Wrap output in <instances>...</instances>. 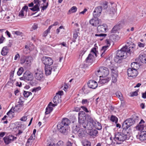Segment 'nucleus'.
<instances>
[{
	"label": "nucleus",
	"instance_id": "obj_49",
	"mask_svg": "<svg viewBox=\"0 0 146 146\" xmlns=\"http://www.w3.org/2000/svg\"><path fill=\"white\" fill-rule=\"evenodd\" d=\"M139 91L138 90L135 91V92H133L131 94V96L132 97L137 96L138 95V92Z\"/></svg>",
	"mask_w": 146,
	"mask_h": 146
},
{
	"label": "nucleus",
	"instance_id": "obj_64",
	"mask_svg": "<svg viewBox=\"0 0 146 146\" xmlns=\"http://www.w3.org/2000/svg\"><path fill=\"white\" fill-rule=\"evenodd\" d=\"M23 99V98L22 97H21L19 99V101L18 102H20V103L23 104L24 102L22 101Z\"/></svg>",
	"mask_w": 146,
	"mask_h": 146
},
{
	"label": "nucleus",
	"instance_id": "obj_37",
	"mask_svg": "<svg viewBox=\"0 0 146 146\" xmlns=\"http://www.w3.org/2000/svg\"><path fill=\"white\" fill-rule=\"evenodd\" d=\"M110 120L112 122H115V123H117L118 120L115 116L112 115L111 117Z\"/></svg>",
	"mask_w": 146,
	"mask_h": 146
},
{
	"label": "nucleus",
	"instance_id": "obj_8",
	"mask_svg": "<svg viewBox=\"0 0 146 146\" xmlns=\"http://www.w3.org/2000/svg\"><path fill=\"white\" fill-rule=\"evenodd\" d=\"M57 128L61 133L65 134H67L69 128V126L62 125L59 123L57 125Z\"/></svg>",
	"mask_w": 146,
	"mask_h": 146
},
{
	"label": "nucleus",
	"instance_id": "obj_43",
	"mask_svg": "<svg viewBox=\"0 0 146 146\" xmlns=\"http://www.w3.org/2000/svg\"><path fill=\"white\" fill-rule=\"evenodd\" d=\"M116 96L118 97L121 100H122L123 99L122 97V95L121 92H117L116 93Z\"/></svg>",
	"mask_w": 146,
	"mask_h": 146
},
{
	"label": "nucleus",
	"instance_id": "obj_7",
	"mask_svg": "<svg viewBox=\"0 0 146 146\" xmlns=\"http://www.w3.org/2000/svg\"><path fill=\"white\" fill-rule=\"evenodd\" d=\"M34 76L36 79L40 81H43L44 80V78L42 71L39 69H37L35 71Z\"/></svg>",
	"mask_w": 146,
	"mask_h": 146
},
{
	"label": "nucleus",
	"instance_id": "obj_55",
	"mask_svg": "<svg viewBox=\"0 0 146 146\" xmlns=\"http://www.w3.org/2000/svg\"><path fill=\"white\" fill-rule=\"evenodd\" d=\"M41 88L40 87H37L36 88H33L32 90V92H36V91H38V90H40Z\"/></svg>",
	"mask_w": 146,
	"mask_h": 146
},
{
	"label": "nucleus",
	"instance_id": "obj_60",
	"mask_svg": "<svg viewBox=\"0 0 146 146\" xmlns=\"http://www.w3.org/2000/svg\"><path fill=\"white\" fill-rule=\"evenodd\" d=\"M27 119V116H24L21 118L20 120L22 121H25Z\"/></svg>",
	"mask_w": 146,
	"mask_h": 146
},
{
	"label": "nucleus",
	"instance_id": "obj_41",
	"mask_svg": "<svg viewBox=\"0 0 146 146\" xmlns=\"http://www.w3.org/2000/svg\"><path fill=\"white\" fill-rule=\"evenodd\" d=\"M32 94V93L31 92H27L25 91H24L23 93V95L24 97L25 98H27L29 96L31 95Z\"/></svg>",
	"mask_w": 146,
	"mask_h": 146
},
{
	"label": "nucleus",
	"instance_id": "obj_56",
	"mask_svg": "<svg viewBox=\"0 0 146 146\" xmlns=\"http://www.w3.org/2000/svg\"><path fill=\"white\" fill-rule=\"evenodd\" d=\"M63 142L61 141H59L57 143V146H63Z\"/></svg>",
	"mask_w": 146,
	"mask_h": 146
},
{
	"label": "nucleus",
	"instance_id": "obj_20",
	"mask_svg": "<svg viewBox=\"0 0 146 146\" xmlns=\"http://www.w3.org/2000/svg\"><path fill=\"white\" fill-rule=\"evenodd\" d=\"M110 68L111 70L112 75L115 76H118L117 68L116 67H114L113 64H111L110 66Z\"/></svg>",
	"mask_w": 146,
	"mask_h": 146
},
{
	"label": "nucleus",
	"instance_id": "obj_63",
	"mask_svg": "<svg viewBox=\"0 0 146 146\" xmlns=\"http://www.w3.org/2000/svg\"><path fill=\"white\" fill-rule=\"evenodd\" d=\"M57 104H53L51 102H50L48 105L49 106H50L51 107L52 106L53 107H55V106H56Z\"/></svg>",
	"mask_w": 146,
	"mask_h": 146
},
{
	"label": "nucleus",
	"instance_id": "obj_54",
	"mask_svg": "<svg viewBox=\"0 0 146 146\" xmlns=\"http://www.w3.org/2000/svg\"><path fill=\"white\" fill-rule=\"evenodd\" d=\"M107 35L106 34H96L95 35V36H99V37H101L103 36L104 37H105Z\"/></svg>",
	"mask_w": 146,
	"mask_h": 146
},
{
	"label": "nucleus",
	"instance_id": "obj_33",
	"mask_svg": "<svg viewBox=\"0 0 146 146\" xmlns=\"http://www.w3.org/2000/svg\"><path fill=\"white\" fill-rule=\"evenodd\" d=\"M40 6L35 5L31 8H30L29 9L33 11H36L37 12L40 11Z\"/></svg>",
	"mask_w": 146,
	"mask_h": 146
},
{
	"label": "nucleus",
	"instance_id": "obj_34",
	"mask_svg": "<svg viewBox=\"0 0 146 146\" xmlns=\"http://www.w3.org/2000/svg\"><path fill=\"white\" fill-rule=\"evenodd\" d=\"M119 29V25H115L112 29L111 33H115Z\"/></svg>",
	"mask_w": 146,
	"mask_h": 146
},
{
	"label": "nucleus",
	"instance_id": "obj_14",
	"mask_svg": "<svg viewBox=\"0 0 146 146\" xmlns=\"http://www.w3.org/2000/svg\"><path fill=\"white\" fill-rule=\"evenodd\" d=\"M127 75L129 77H133L136 76L138 74L137 70L129 68L127 70Z\"/></svg>",
	"mask_w": 146,
	"mask_h": 146
},
{
	"label": "nucleus",
	"instance_id": "obj_57",
	"mask_svg": "<svg viewBox=\"0 0 146 146\" xmlns=\"http://www.w3.org/2000/svg\"><path fill=\"white\" fill-rule=\"evenodd\" d=\"M5 39V38L3 37V35H2L0 37V44H1L3 42Z\"/></svg>",
	"mask_w": 146,
	"mask_h": 146
},
{
	"label": "nucleus",
	"instance_id": "obj_45",
	"mask_svg": "<svg viewBox=\"0 0 146 146\" xmlns=\"http://www.w3.org/2000/svg\"><path fill=\"white\" fill-rule=\"evenodd\" d=\"M108 3L106 2H104L102 4V6H101L102 7V9L103 8L104 9H106L108 7Z\"/></svg>",
	"mask_w": 146,
	"mask_h": 146
},
{
	"label": "nucleus",
	"instance_id": "obj_39",
	"mask_svg": "<svg viewBox=\"0 0 146 146\" xmlns=\"http://www.w3.org/2000/svg\"><path fill=\"white\" fill-rule=\"evenodd\" d=\"M108 46H105L102 47V48L101 49V51L102 52V54H101V56H103V54L107 50Z\"/></svg>",
	"mask_w": 146,
	"mask_h": 146
},
{
	"label": "nucleus",
	"instance_id": "obj_2",
	"mask_svg": "<svg viewBox=\"0 0 146 146\" xmlns=\"http://www.w3.org/2000/svg\"><path fill=\"white\" fill-rule=\"evenodd\" d=\"M127 53L126 50V48L123 46L120 50L117 51L116 56L114 59L115 61L126 58L127 56Z\"/></svg>",
	"mask_w": 146,
	"mask_h": 146
},
{
	"label": "nucleus",
	"instance_id": "obj_9",
	"mask_svg": "<svg viewBox=\"0 0 146 146\" xmlns=\"http://www.w3.org/2000/svg\"><path fill=\"white\" fill-rule=\"evenodd\" d=\"M42 62L45 66H50L53 63V60L50 57L48 56H44L42 59Z\"/></svg>",
	"mask_w": 146,
	"mask_h": 146
},
{
	"label": "nucleus",
	"instance_id": "obj_44",
	"mask_svg": "<svg viewBox=\"0 0 146 146\" xmlns=\"http://www.w3.org/2000/svg\"><path fill=\"white\" fill-rule=\"evenodd\" d=\"M48 5V0L46 3V5L41 7L42 8V9L41 10V12H43L44 11V10L46 9L47 8Z\"/></svg>",
	"mask_w": 146,
	"mask_h": 146
},
{
	"label": "nucleus",
	"instance_id": "obj_32",
	"mask_svg": "<svg viewBox=\"0 0 146 146\" xmlns=\"http://www.w3.org/2000/svg\"><path fill=\"white\" fill-rule=\"evenodd\" d=\"M110 80V78L106 77L103 79H100V82L101 84H104L109 82Z\"/></svg>",
	"mask_w": 146,
	"mask_h": 146
},
{
	"label": "nucleus",
	"instance_id": "obj_47",
	"mask_svg": "<svg viewBox=\"0 0 146 146\" xmlns=\"http://www.w3.org/2000/svg\"><path fill=\"white\" fill-rule=\"evenodd\" d=\"M117 76H115L112 75V82L115 83L117 81Z\"/></svg>",
	"mask_w": 146,
	"mask_h": 146
},
{
	"label": "nucleus",
	"instance_id": "obj_35",
	"mask_svg": "<svg viewBox=\"0 0 146 146\" xmlns=\"http://www.w3.org/2000/svg\"><path fill=\"white\" fill-rule=\"evenodd\" d=\"M53 108L52 107L48 105L46 109L45 114H48L50 113L53 110Z\"/></svg>",
	"mask_w": 146,
	"mask_h": 146
},
{
	"label": "nucleus",
	"instance_id": "obj_12",
	"mask_svg": "<svg viewBox=\"0 0 146 146\" xmlns=\"http://www.w3.org/2000/svg\"><path fill=\"white\" fill-rule=\"evenodd\" d=\"M16 139V137L11 135H9L3 138V140L5 144L8 145Z\"/></svg>",
	"mask_w": 146,
	"mask_h": 146
},
{
	"label": "nucleus",
	"instance_id": "obj_52",
	"mask_svg": "<svg viewBox=\"0 0 146 146\" xmlns=\"http://www.w3.org/2000/svg\"><path fill=\"white\" fill-rule=\"evenodd\" d=\"M25 49L27 51V52H26V53H29L31 51L30 48V46H29L25 45Z\"/></svg>",
	"mask_w": 146,
	"mask_h": 146
},
{
	"label": "nucleus",
	"instance_id": "obj_42",
	"mask_svg": "<svg viewBox=\"0 0 146 146\" xmlns=\"http://www.w3.org/2000/svg\"><path fill=\"white\" fill-rule=\"evenodd\" d=\"M24 71V69L22 67L20 68L17 72V74L18 76L21 75Z\"/></svg>",
	"mask_w": 146,
	"mask_h": 146
},
{
	"label": "nucleus",
	"instance_id": "obj_23",
	"mask_svg": "<svg viewBox=\"0 0 146 146\" xmlns=\"http://www.w3.org/2000/svg\"><path fill=\"white\" fill-rule=\"evenodd\" d=\"M109 15L112 17L115 18L116 17V12L115 9L113 7L110 8V11L109 13Z\"/></svg>",
	"mask_w": 146,
	"mask_h": 146
},
{
	"label": "nucleus",
	"instance_id": "obj_26",
	"mask_svg": "<svg viewBox=\"0 0 146 146\" xmlns=\"http://www.w3.org/2000/svg\"><path fill=\"white\" fill-rule=\"evenodd\" d=\"M90 129V131H89L88 133L89 135L92 137H94L96 136L98 133V131L95 129Z\"/></svg>",
	"mask_w": 146,
	"mask_h": 146
},
{
	"label": "nucleus",
	"instance_id": "obj_62",
	"mask_svg": "<svg viewBox=\"0 0 146 146\" xmlns=\"http://www.w3.org/2000/svg\"><path fill=\"white\" fill-rule=\"evenodd\" d=\"M5 132H0V138L3 137L5 134Z\"/></svg>",
	"mask_w": 146,
	"mask_h": 146
},
{
	"label": "nucleus",
	"instance_id": "obj_51",
	"mask_svg": "<svg viewBox=\"0 0 146 146\" xmlns=\"http://www.w3.org/2000/svg\"><path fill=\"white\" fill-rule=\"evenodd\" d=\"M22 125L21 124V125H19V126H18V129H19L18 133L17 134V135L18 136H19L22 133L23 131L20 129H19V128L21 127Z\"/></svg>",
	"mask_w": 146,
	"mask_h": 146
},
{
	"label": "nucleus",
	"instance_id": "obj_6",
	"mask_svg": "<svg viewBox=\"0 0 146 146\" xmlns=\"http://www.w3.org/2000/svg\"><path fill=\"white\" fill-rule=\"evenodd\" d=\"M123 47L126 48V51L129 54L131 52L133 53L135 49V45L132 42L127 43Z\"/></svg>",
	"mask_w": 146,
	"mask_h": 146
},
{
	"label": "nucleus",
	"instance_id": "obj_58",
	"mask_svg": "<svg viewBox=\"0 0 146 146\" xmlns=\"http://www.w3.org/2000/svg\"><path fill=\"white\" fill-rule=\"evenodd\" d=\"M81 108H82V110L84 111H85L87 113H88L89 112V111L88 110L87 108L84 106H81Z\"/></svg>",
	"mask_w": 146,
	"mask_h": 146
},
{
	"label": "nucleus",
	"instance_id": "obj_5",
	"mask_svg": "<svg viewBox=\"0 0 146 146\" xmlns=\"http://www.w3.org/2000/svg\"><path fill=\"white\" fill-rule=\"evenodd\" d=\"M23 104L18 102L16 105L15 106L13 110L12 108L7 113V115H9L10 114H12L14 112H20L23 109Z\"/></svg>",
	"mask_w": 146,
	"mask_h": 146
},
{
	"label": "nucleus",
	"instance_id": "obj_29",
	"mask_svg": "<svg viewBox=\"0 0 146 146\" xmlns=\"http://www.w3.org/2000/svg\"><path fill=\"white\" fill-rule=\"evenodd\" d=\"M91 123L92 126V124L94 125L95 128L98 130H100L102 129V126L101 124L98 122H93L92 123Z\"/></svg>",
	"mask_w": 146,
	"mask_h": 146
},
{
	"label": "nucleus",
	"instance_id": "obj_50",
	"mask_svg": "<svg viewBox=\"0 0 146 146\" xmlns=\"http://www.w3.org/2000/svg\"><path fill=\"white\" fill-rule=\"evenodd\" d=\"M33 141L31 140L30 138H29L27 142L26 145H31Z\"/></svg>",
	"mask_w": 146,
	"mask_h": 146
},
{
	"label": "nucleus",
	"instance_id": "obj_15",
	"mask_svg": "<svg viewBox=\"0 0 146 146\" xmlns=\"http://www.w3.org/2000/svg\"><path fill=\"white\" fill-rule=\"evenodd\" d=\"M102 10V7L98 6L96 7L93 13L94 17H99L100 15Z\"/></svg>",
	"mask_w": 146,
	"mask_h": 146
},
{
	"label": "nucleus",
	"instance_id": "obj_38",
	"mask_svg": "<svg viewBox=\"0 0 146 146\" xmlns=\"http://www.w3.org/2000/svg\"><path fill=\"white\" fill-rule=\"evenodd\" d=\"M77 7L75 6H73L69 10L68 14H70L69 13H73L77 11Z\"/></svg>",
	"mask_w": 146,
	"mask_h": 146
},
{
	"label": "nucleus",
	"instance_id": "obj_36",
	"mask_svg": "<svg viewBox=\"0 0 146 146\" xmlns=\"http://www.w3.org/2000/svg\"><path fill=\"white\" fill-rule=\"evenodd\" d=\"M78 34H79V33L78 32H77L76 31H75V32H74L72 40L73 42H76V39L78 36Z\"/></svg>",
	"mask_w": 146,
	"mask_h": 146
},
{
	"label": "nucleus",
	"instance_id": "obj_24",
	"mask_svg": "<svg viewBox=\"0 0 146 146\" xmlns=\"http://www.w3.org/2000/svg\"><path fill=\"white\" fill-rule=\"evenodd\" d=\"M28 9V7L27 6L25 5L23 7L19 13V16L23 17L24 16V10L27 12V11Z\"/></svg>",
	"mask_w": 146,
	"mask_h": 146
},
{
	"label": "nucleus",
	"instance_id": "obj_10",
	"mask_svg": "<svg viewBox=\"0 0 146 146\" xmlns=\"http://www.w3.org/2000/svg\"><path fill=\"white\" fill-rule=\"evenodd\" d=\"M57 69L56 66H45V70L46 75H50L52 72L56 71Z\"/></svg>",
	"mask_w": 146,
	"mask_h": 146
},
{
	"label": "nucleus",
	"instance_id": "obj_17",
	"mask_svg": "<svg viewBox=\"0 0 146 146\" xmlns=\"http://www.w3.org/2000/svg\"><path fill=\"white\" fill-rule=\"evenodd\" d=\"M25 80H31L33 79V74L30 72L27 71L24 74Z\"/></svg>",
	"mask_w": 146,
	"mask_h": 146
},
{
	"label": "nucleus",
	"instance_id": "obj_1",
	"mask_svg": "<svg viewBox=\"0 0 146 146\" xmlns=\"http://www.w3.org/2000/svg\"><path fill=\"white\" fill-rule=\"evenodd\" d=\"M78 122L81 128L77 132L79 137L82 138L85 137L87 133V130L92 129V126L91 123H89L86 121V115L83 111H80L78 114Z\"/></svg>",
	"mask_w": 146,
	"mask_h": 146
},
{
	"label": "nucleus",
	"instance_id": "obj_4",
	"mask_svg": "<svg viewBox=\"0 0 146 146\" xmlns=\"http://www.w3.org/2000/svg\"><path fill=\"white\" fill-rule=\"evenodd\" d=\"M123 131L122 132H118L115 133V137L114 139L116 141H123L127 139V134L123 133Z\"/></svg>",
	"mask_w": 146,
	"mask_h": 146
},
{
	"label": "nucleus",
	"instance_id": "obj_31",
	"mask_svg": "<svg viewBox=\"0 0 146 146\" xmlns=\"http://www.w3.org/2000/svg\"><path fill=\"white\" fill-rule=\"evenodd\" d=\"M131 68L137 70L140 66L139 64L136 62H132L131 64Z\"/></svg>",
	"mask_w": 146,
	"mask_h": 146
},
{
	"label": "nucleus",
	"instance_id": "obj_27",
	"mask_svg": "<svg viewBox=\"0 0 146 146\" xmlns=\"http://www.w3.org/2000/svg\"><path fill=\"white\" fill-rule=\"evenodd\" d=\"M139 58L142 63L146 64V55L143 53L140 54L139 56Z\"/></svg>",
	"mask_w": 146,
	"mask_h": 146
},
{
	"label": "nucleus",
	"instance_id": "obj_61",
	"mask_svg": "<svg viewBox=\"0 0 146 146\" xmlns=\"http://www.w3.org/2000/svg\"><path fill=\"white\" fill-rule=\"evenodd\" d=\"M138 45L140 47H143L145 46V44L139 42L138 43Z\"/></svg>",
	"mask_w": 146,
	"mask_h": 146
},
{
	"label": "nucleus",
	"instance_id": "obj_48",
	"mask_svg": "<svg viewBox=\"0 0 146 146\" xmlns=\"http://www.w3.org/2000/svg\"><path fill=\"white\" fill-rule=\"evenodd\" d=\"M41 1L39 0H34L33 3L34 4H35V5L40 6V3Z\"/></svg>",
	"mask_w": 146,
	"mask_h": 146
},
{
	"label": "nucleus",
	"instance_id": "obj_46",
	"mask_svg": "<svg viewBox=\"0 0 146 146\" xmlns=\"http://www.w3.org/2000/svg\"><path fill=\"white\" fill-rule=\"evenodd\" d=\"M91 52L94 54L96 57H97L96 48V47L93 48L91 49Z\"/></svg>",
	"mask_w": 146,
	"mask_h": 146
},
{
	"label": "nucleus",
	"instance_id": "obj_53",
	"mask_svg": "<svg viewBox=\"0 0 146 146\" xmlns=\"http://www.w3.org/2000/svg\"><path fill=\"white\" fill-rule=\"evenodd\" d=\"M116 37V35H111L110 36V39L111 40H115L116 38H115Z\"/></svg>",
	"mask_w": 146,
	"mask_h": 146
},
{
	"label": "nucleus",
	"instance_id": "obj_59",
	"mask_svg": "<svg viewBox=\"0 0 146 146\" xmlns=\"http://www.w3.org/2000/svg\"><path fill=\"white\" fill-rule=\"evenodd\" d=\"M15 34L17 35L22 36V33L19 31H16L15 32Z\"/></svg>",
	"mask_w": 146,
	"mask_h": 146
},
{
	"label": "nucleus",
	"instance_id": "obj_25",
	"mask_svg": "<svg viewBox=\"0 0 146 146\" xmlns=\"http://www.w3.org/2000/svg\"><path fill=\"white\" fill-rule=\"evenodd\" d=\"M9 49L7 46L3 47L1 50V54L3 56H5L7 55L9 52Z\"/></svg>",
	"mask_w": 146,
	"mask_h": 146
},
{
	"label": "nucleus",
	"instance_id": "obj_13",
	"mask_svg": "<svg viewBox=\"0 0 146 146\" xmlns=\"http://www.w3.org/2000/svg\"><path fill=\"white\" fill-rule=\"evenodd\" d=\"M33 60V58L31 56H25L24 57L23 60H21V63H25V64H26L28 66H30L31 65V62Z\"/></svg>",
	"mask_w": 146,
	"mask_h": 146
},
{
	"label": "nucleus",
	"instance_id": "obj_16",
	"mask_svg": "<svg viewBox=\"0 0 146 146\" xmlns=\"http://www.w3.org/2000/svg\"><path fill=\"white\" fill-rule=\"evenodd\" d=\"M98 17H94L89 21L90 23L93 26L96 27L99 23L100 20L98 19Z\"/></svg>",
	"mask_w": 146,
	"mask_h": 146
},
{
	"label": "nucleus",
	"instance_id": "obj_18",
	"mask_svg": "<svg viewBox=\"0 0 146 146\" xmlns=\"http://www.w3.org/2000/svg\"><path fill=\"white\" fill-rule=\"evenodd\" d=\"M88 87L91 88L95 89L98 86V84L96 81L92 80H90L88 83Z\"/></svg>",
	"mask_w": 146,
	"mask_h": 146
},
{
	"label": "nucleus",
	"instance_id": "obj_28",
	"mask_svg": "<svg viewBox=\"0 0 146 146\" xmlns=\"http://www.w3.org/2000/svg\"><path fill=\"white\" fill-rule=\"evenodd\" d=\"M144 122H145L143 119L141 120V121L139 123V124L136 127V129L139 131H141L143 129V125L142 124H143Z\"/></svg>",
	"mask_w": 146,
	"mask_h": 146
},
{
	"label": "nucleus",
	"instance_id": "obj_3",
	"mask_svg": "<svg viewBox=\"0 0 146 146\" xmlns=\"http://www.w3.org/2000/svg\"><path fill=\"white\" fill-rule=\"evenodd\" d=\"M136 118L134 119L133 118H129L126 119L123 123L122 125V128L123 130H126L129 127L133 125L135 121L137 120L138 118V116H136Z\"/></svg>",
	"mask_w": 146,
	"mask_h": 146
},
{
	"label": "nucleus",
	"instance_id": "obj_19",
	"mask_svg": "<svg viewBox=\"0 0 146 146\" xmlns=\"http://www.w3.org/2000/svg\"><path fill=\"white\" fill-rule=\"evenodd\" d=\"M107 26L106 24H104L102 25H99L97 27V30L98 32L100 33H105L107 29Z\"/></svg>",
	"mask_w": 146,
	"mask_h": 146
},
{
	"label": "nucleus",
	"instance_id": "obj_40",
	"mask_svg": "<svg viewBox=\"0 0 146 146\" xmlns=\"http://www.w3.org/2000/svg\"><path fill=\"white\" fill-rule=\"evenodd\" d=\"M53 101L54 104H58L59 102V99L58 97L56 96H55L53 100Z\"/></svg>",
	"mask_w": 146,
	"mask_h": 146
},
{
	"label": "nucleus",
	"instance_id": "obj_11",
	"mask_svg": "<svg viewBox=\"0 0 146 146\" xmlns=\"http://www.w3.org/2000/svg\"><path fill=\"white\" fill-rule=\"evenodd\" d=\"M100 72L101 73V74L102 75V77H105L107 76L109 73L108 69L106 67L104 66L100 67L99 69L97 71L98 73H99Z\"/></svg>",
	"mask_w": 146,
	"mask_h": 146
},
{
	"label": "nucleus",
	"instance_id": "obj_22",
	"mask_svg": "<svg viewBox=\"0 0 146 146\" xmlns=\"http://www.w3.org/2000/svg\"><path fill=\"white\" fill-rule=\"evenodd\" d=\"M70 123V121L68 119L64 118L62 119V121L60 123H58L61 124L62 125L69 126V125Z\"/></svg>",
	"mask_w": 146,
	"mask_h": 146
},
{
	"label": "nucleus",
	"instance_id": "obj_30",
	"mask_svg": "<svg viewBox=\"0 0 146 146\" xmlns=\"http://www.w3.org/2000/svg\"><path fill=\"white\" fill-rule=\"evenodd\" d=\"M139 139L141 140H144L146 139V131H143L140 133L139 135Z\"/></svg>",
	"mask_w": 146,
	"mask_h": 146
},
{
	"label": "nucleus",
	"instance_id": "obj_21",
	"mask_svg": "<svg viewBox=\"0 0 146 146\" xmlns=\"http://www.w3.org/2000/svg\"><path fill=\"white\" fill-rule=\"evenodd\" d=\"M94 56L91 54H89L85 60L86 62L89 64H92L94 60Z\"/></svg>",
	"mask_w": 146,
	"mask_h": 146
}]
</instances>
